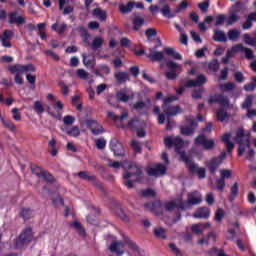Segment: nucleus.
Returning a JSON list of instances; mask_svg holds the SVG:
<instances>
[{"label":"nucleus","instance_id":"nucleus-51","mask_svg":"<svg viewBox=\"0 0 256 256\" xmlns=\"http://www.w3.org/2000/svg\"><path fill=\"white\" fill-rule=\"evenodd\" d=\"M225 219V210L222 208H217L215 215H214V220L217 221L218 223H221Z\"/></svg>","mask_w":256,"mask_h":256},{"label":"nucleus","instance_id":"nucleus-40","mask_svg":"<svg viewBox=\"0 0 256 256\" xmlns=\"http://www.w3.org/2000/svg\"><path fill=\"white\" fill-rule=\"evenodd\" d=\"M123 241H124V245H128L129 249H131L132 251H139V246H137V244L129 239V237H127V235L123 234Z\"/></svg>","mask_w":256,"mask_h":256},{"label":"nucleus","instance_id":"nucleus-53","mask_svg":"<svg viewBox=\"0 0 256 256\" xmlns=\"http://www.w3.org/2000/svg\"><path fill=\"white\" fill-rule=\"evenodd\" d=\"M67 135H69V137H79V135H81L79 126H72L71 129L67 130Z\"/></svg>","mask_w":256,"mask_h":256},{"label":"nucleus","instance_id":"nucleus-62","mask_svg":"<svg viewBox=\"0 0 256 256\" xmlns=\"http://www.w3.org/2000/svg\"><path fill=\"white\" fill-rule=\"evenodd\" d=\"M103 45V40L101 38H94L93 41H92V49H101Z\"/></svg>","mask_w":256,"mask_h":256},{"label":"nucleus","instance_id":"nucleus-14","mask_svg":"<svg viewBox=\"0 0 256 256\" xmlns=\"http://www.w3.org/2000/svg\"><path fill=\"white\" fill-rule=\"evenodd\" d=\"M188 125L189 126H181L180 127V131L182 133V135H186V137H189L191 135H194L195 133V127H197L198 123L197 120H195V118H187L186 119Z\"/></svg>","mask_w":256,"mask_h":256},{"label":"nucleus","instance_id":"nucleus-61","mask_svg":"<svg viewBox=\"0 0 256 256\" xmlns=\"http://www.w3.org/2000/svg\"><path fill=\"white\" fill-rule=\"evenodd\" d=\"M231 175H233V172H231V170H227V169L220 170V179H222L223 181H225V179L231 178Z\"/></svg>","mask_w":256,"mask_h":256},{"label":"nucleus","instance_id":"nucleus-33","mask_svg":"<svg viewBox=\"0 0 256 256\" xmlns=\"http://www.w3.org/2000/svg\"><path fill=\"white\" fill-rule=\"evenodd\" d=\"M107 117L108 119H111L112 121H114L115 123H117V121H125V119H127V117H129V112H124L121 114V116L116 115L114 112H107Z\"/></svg>","mask_w":256,"mask_h":256},{"label":"nucleus","instance_id":"nucleus-32","mask_svg":"<svg viewBox=\"0 0 256 256\" xmlns=\"http://www.w3.org/2000/svg\"><path fill=\"white\" fill-rule=\"evenodd\" d=\"M212 39L217 43H227V35H225V32L221 30L214 29V35Z\"/></svg>","mask_w":256,"mask_h":256},{"label":"nucleus","instance_id":"nucleus-11","mask_svg":"<svg viewBox=\"0 0 256 256\" xmlns=\"http://www.w3.org/2000/svg\"><path fill=\"white\" fill-rule=\"evenodd\" d=\"M209 105L217 103L220 107H229V98L223 94H214L208 99Z\"/></svg>","mask_w":256,"mask_h":256},{"label":"nucleus","instance_id":"nucleus-19","mask_svg":"<svg viewBox=\"0 0 256 256\" xmlns=\"http://www.w3.org/2000/svg\"><path fill=\"white\" fill-rule=\"evenodd\" d=\"M9 71L11 73H25L27 71H32V73H35V66L33 64L28 65H14L9 67Z\"/></svg>","mask_w":256,"mask_h":256},{"label":"nucleus","instance_id":"nucleus-21","mask_svg":"<svg viewBox=\"0 0 256 256\" xmlns=\"http://www.w3.org/2000/svg\"><path fill=\"white\" fill-rule=\"evenodd\" d=\"M152 63L161 62L165 59V54L161 51H155L153 48H149V54L146 55Z\"/></svg>","mask_w":256,"mask_h":256},{"label":"nucleus","instance_id":"nucleus-15","mask_svg":"<svg viewBox=\"0 0 256 256\" xmlns=\"http://www.w3.org/2000/svg\"><path fill=\"white\" fill-rule=\"evenodd\" d=\"M86 127L91 130L92 135H101V133H105V129L99 124V122H97V120H87Z\"/></svg>","mask_w":256,"mask_h":256},{"label":"nucleus","instance_id":"nucleus-38","mask_svg":"<svg viewBox=\"0 0 256 256\" xmlns=\"http://www.w3.org/2000/svg\"><path fill=\"white\" fill-rule=\"evenodd\" d=\"M135 9V2L134 1H129L126 5H120L119 6V11L120 13H131Z\"/></svg>","mask_w":256,"mask_h":256},{"label":"nucleus","instance_id":"nucleus-31","mask_svg":"<svg viewBox=\"0 0 256 256\" xmlns=\"http://www.w3.org/2000/svg\"><path fill=\"white\" fill-rule=\"evenodd\" d=\"M143 25H145V18H143L142 16H134L132 18L133 31H140Z\"/></svg>","mask_w":256,"mask_h":256},{"label":"nucleus","instance_id":"nucleus-52","mask_svg":"<svg viewBox=\"0 0 256 256\" xmlns=\"http://www.w3.org/2000/svg\"><path fill=\"white\" fill-rule=\"evenodd\" d=\"M227 111L223 108H220L216 111V118L223 123L227 119Z\"/></svg>","mask_w":256,"mask_h":256},{"label":"nucleus","instance_id":"nucleus-57","mask_svg":"<svg viewBox=\"0 0 256 256\" xmlns=\"http://www.w3.org/2000/svg\"><path fill=\"white\" fill-rule=\"evenodd\" d=\"M116 99L122 103H127L129 101V95H127L123 90L116 93Z\"/></svg>","mask_w":256,"mask_h":256},{"label":"nucleus","instance_id":"nucleus-20","mask_svg":"<svg viewBox=\"0 0 256 256\" xmlns=\"http://www.w3.org/2000/svg\"><path fill=\"white\" fill-rule=\"evenodd\" d=\"M158 5L162 7L160 13L163 17H167L168 19H173L175 17V14L171 13V6H169L167 0H159Z\"/></svg>","mask_w":256,"mask_h":256},{"label":"nucleus","instance_id":"nucleus-46","mask_svg":"<svg viewBox=\"0 0 256 256\" xmlns=\"http://www.w3.org/2000/svg\"><path fill=\"white\" fill-rule=\"evenodd\" d=\"M94 17H98L100 21H106L107 20V12L101 10V8H96L93 10Z\"/></svg>","mask_w":256,"mask_h":256},{"label":"nucleus","instance_id":"nucleus-6","mask_svg":"<svg viewBox=\"0 0 256 256\" xmlns=\"http://www.w3.org/2000/svg\"><path fill=\"white\" fill-rule=\"evenodd\" d=\"M232 11L230 12L228 18L226 19V25L227 27H231V25H235L241 19V16H239V11L243 9V2L238 1L235 3L234 6H232Z\"/></svg>","mask_w":256,"mask_h":256},{"label":"nucleus","instance_id":"nucleus-55","mask_svg":"<svg viewBox=\"0 0 256 256\" xmlns=\"http://www.w3.org/2000/svg\"><path fill=\"white\" fill-rule=\"evenodd\" d=\"M253 107V97L252 96H247L245 100L242 103V109H251Z\"/></svg>","mask_w":256,"mask_h":256},{"label":"nucleus","instance_id":"nucleus-12","mask_svg":"<svg viewBox=\"0 0 256 256\" xmlns=\"http://www.w3.org/2000/svg\"><path fill=\"white\" fill-rule=\"evenodd\" d=\"M15 37V32L12 30L6 29L3 31L2 35H0V41L2 43V47L6 49H11L13 44H11V40Z\"/></svg>","mask_w":256,"mask_h":256},{"label":"nucleus","instance_id":"nucleus-27","mask_svg":"<svg viewBox=\"0 0 256 256\" xmlns=\"http://www.w3.org/2000/svg\"><path fill=\"white\" fill-rule=\"evenodd\" d=\"M201 201H203V199H201V197H195V192L189 193L187 201H183V203L186 204L185 210L189 209L191 205H199Z\"/></svg>","mask_w":256,"mask_h":256},{"label":"nucleus","instance_id":"nucleus-49","mask_svg":"<svg viewBox=\"0 0 256 256\" xmlns=\"http://www.w3.org/2000/svg\"><path fill=\"white\" fill-rule=\"evenodd\" d=\"M239 37H241V32H239V30L231 29L228 31V39L230 41H237V39H239Z\"/></svg>","mask_w":256,"mask_h":256},{"label":"nucleus","instance_id":"nucleus-24","mask_svg":"<svg viewBox=\"0 0 256 256\" xmlns=\"http://www.w3.org/2000/svg\"><path fill=\"white\" fill-rule=\"evenodd\" d=\"M221 141L225 143L228 153H233L235 149V144L231 141V132L224 133L221 137Z\"/></svg>","mask_w":256,"mask_h":256},{"label":"nucleus","instance_id":"nucleus-41","mask_svg":"<svg viewBox=\"0 0 256 256\" xmlns=\"http://www.w3.org/2000/svg\"><path fill=\"white\" fill-rule=\"evenodd\" d=\"M30 169H31L33 175L38 177V179H41L43 173L45 172V169L41 168V166L36 165V164H31Z\"/></svg>","mask_w":256,"mask_h":256},{"label":"nucleus","instance_id":"nucleus-4","mask_svg":"<svg viewBox=\"0 0 256 256\" xmlns=\"http://www.w3.org/2000/svg\"><path fill=\"white\" fill-rule=\"evenodd\" d=\"M33 241V229L26 228L22 233L16 238L15 247L16 249H25L29 243Z\"/></svg>","mask_w":256,"mask_h":256},{"label":"nucleus","instance_id":"nucleus-56","mask_svg":"<svg viewBox=\"0 0 256 256\" xmlns=\"http://www.w3.org/2000/svg\"><path fill=\"white\" fill-rule=\"evenodd\" d=\"M219 60L217 59H213L209 64H208V69H210V71H213L214 73H217V71H219Z\"/></svg>","mask_w":256,"mask_h":256},{"label":"nucleus","instance_id":"nucleus-10","mask_svg":"<svg viewBox=\"0 0 256 256\" xmlns=\"http://www.w3.org/2000/svg\"><path fill=\"white\" fill-rule=\"evenodd\" d=\"M109 147L111 151H113L115 157H123L125 155V148L118 138H112Z\"/></svg>","mask_w":256,"mask_h":256},{"label":"nucleus","instance_id":"nucleus-45","mask_svg":"<svg viewBox=\"0 0 256 256\" xmlns=\"http://www.w3.org/2000/svg\"><path fill=\"white\" fill-rule=\"evenodd\" d=\"M220 91H222V93H229V91H235V84H233V82L221 84Z\"/></svg>","mask_w":256,"mask_h":256},{"label":"nucleus","instance_id":"nucleus-63","mask_svg":"<svg viewBox=\"0 0 256 256\" xmlns=\"http://www.w3.org/2000/svg\"><path fill=\"white\" fill-rule=\"evenodd\" d=\"M142 197H155L156 193L155 190L151 188H147L141 191Z\"/></svg>","mask_w":256,"mask_h":256},{"label":"nucleus","instance_id":"nucleus-1","mask_svg":"<svg viewBox=\"0 0 256 256\" xmlns=\"http://www.w3.org/2000/svg\"><path fill=\"white\" fill-rule=\"evenodd\" d=\"M164 144L168 149H173V147H175V151L180 155L181 161L185 163L192 175H198L199 179H205V177H207L205 168L199 167V165L194 163L191 158L187 156L185 151H182L183 147H185V141H183L181 137L167 136L164 138Z\"/></svg>","mask_w":256,"mask_h":256},{"label":"nucleus","instance_id":"nucleus-64","mask_svg":"<svg viewBox=\"0 0 256 256\" xmlns=\"http://www.w3.org/2000/svg\"><path fill=\"white\" fill-rule=\"evenodd\" d=\"M145 35H146L147 39H151L152 37H157V29L148 28L145 31Z\"/></svg>","mask_w":256,"mask_h":256},{"label":"nucleus","instance_id":"nucleus-28","mask_svg":"<svg viewBox=\"0 0 256 256\" xmlns=\"http://www.w3.org/2000/svg\"><path fill=\"white\" fill-rule=\"evenodd\" d=\"M164 109V115L167 116V118L170 117H175L176 115H179L181 113V106L176 105V106H167Z\"/></svg>","mask_w":256,"mask_h":256},{"label":"nucleus","instance_id":"nucleus-42","mask_svg":"<svg viewBox=\"0 0 256 256\" xmlns=\"http://www.w3.org/2000/svg\"><path fill=\"white\" fill-rule=\"evenodd\" d=\"M71 227H74V229L77 231V233L81 237H85V235H86L85 228L83 227V225L80 224L79 221L72 222Z\"/></svg>","mask_w":256,"mask_h":256},{"label":"nucleus","instance_id":"nucleus-50","mask_svg":"<svg viewBox=\"0 0 256 256\" xmlns=\"http://www.w3.org/2000/svg\"><path fill=\"white\" fill-rule=\"evenodd\" d=\"M243 39L246 45H250V47H256V36L253 38L248 33L243 35Z\"/></svg>","mask_w":256,"mask_h":256},{"label":"nucleus","instance_id":"nucleus-3","mask_svg":"<svg viewBox=\"0 0 256 256\" xmlns=\"http://www.w3.org/2000/svg\"><path fill=\"white\" fill-rule=\"evenodd\" d=\"M128 169L129 171L123 175V183L127 189H133L134 183L143 181V170L133 162H129Z\"/></svg>","mask_w":256,"mask_h":256},{"label":"nucleus","instance_id":"nucleus-30","mask_svg":"<svg viewBox=\"0 0 256 256\" xmlns=\"http://www.w3.org/2000/svg\"><path fill=\"white\" fill-rule=\"evenodd\" d=\"M114 78L119 85H122V83H127V81H130L131 75L129 74V72L119 71L114 74Z\"/></svg>","mask_w":256,"mask_h":256},{"label":"nucleus","instance_id":"nucleus-16","mask_svg":"<svg viewBox=\"0 0 256 256\" xmlns=\"http://www.w3.org/2000/svg\"><path fill=\"white\" fill-rule=\"evenodd\" d=\"M205 83H207V77L203 74H199L196 79L188 80L184 87L186 89H191L193 87H201L202 85H205Z\"/></svg>","mask_w":256,"mask_h":256},{"label":"nucleus","instance_id":"nucleus-29","mask_svg":"<svg viewBox=\"0 0 256 256\" xmlns=\"http://www.w3.org/2000/svg\"><path fill=\"white\" fill-rule=\"evenodd\" d=\"M219 165H221V164L219 163V160L216 157H214L210 161L206 162V167H207L208 171L210 172V174H212V175H215V173H217V169H219Z\"/></svg>","mask_w":256,"mask_h":256},{"label":"nucleus","instance_id":"nucleus-35","mask_svg":"<svg viewBox=\"0 0 256 256\" xmlns=\"http://www.w3.org/2000/svg\"><path fill=\"white\" fill-rule=\"evenodd\" d=\"M237 195H239V183L235 182L233 186L230 188V194L228 196V201L233 203L235 199H237Z\"/></svg>","mask_w":256,"mask_h":256},{"label":"nucleus","instance_id":"nucleus-8","mask_svg":"<svg viewBox=\"0 0 256 256\" xmlns=\"http://www.w3.org/2000/svg\"><path fill=\"white\" fill-rule=\"evenodd\" d=\"M166 67H168V69L170 70L165 73L166 79H168L169 81H175V79L179 77L177 71H181V65L172 60H168L166 61Z\"/></svg>","mask_w":256,"mask_h":256},{"label":"nucleus","instance_id":"nucleus-59","mask_svg":"<svg viewBox=\"0 0 256 256\" xmlns=\"http://www.w3.org/2000/svg\"><path fill=\"white\" fill-rule=\"evenodd\" d=\"M227 21V15L225 14H219L216 16L215 26L219 27L223 25Z\"/></svg>","mask_w":256,"mask_h":256},{"label":"nucleus","instance_id":"nucleus-26","mask_svg":"<svg viewBox=\"0 0 256 256\" xmlns=\"http://www.w3.org/2000/svg\"><path fill=\"white\" fill-rule=\"evenodd\" d=\"M233 51H242L243 53H245V57L246 59H255V56L253 55V50H251L250 48L244 47L243 44H237L235 46L232 47Z\"/></svg>","mask_w":256,"mask_h":256},{"label":"nucleus","instance_id":"nucleus-25","mask_svg":"<svg viewBox=\"0 0 256 256\" xmlns=\"http://www.w3.org/2000/svg\"><path fill=\"white\" fill-rule=\"evenodd\" d=\"M144 207L146 209H150V211L156 215H161V213H163L161 203L159 201L145 203Z\"/></svg>","mask_w":256,"mask_h":256},{"label":"nucleus","instance_id":"nucleus-48","mask_svg":"<svg viewBox=\"0 0 256 256\" xmlns=\"http://www.w3.org/2000/svg\"><path fill=\"white\" fill-rule=\"evenodd\" d=\"M83 64L85 65V67L93 69V67H95V58H91L89 56L85 57V54H83Z\"/></svg>","mask_w":256,"mask_h":256},{"label":"nucleus","instance_id":"nucleus-44","mask_svg":"<svg viewBox=\"0 0 256 256\" xmlns=\"http://www.w3.org/2000/svg\"><path fill=\"white\" fill-rule=\"evenodd\" d=\"M32 109L37 115H43V113H45V107H43V104L39 100L34 102Z\"/></svg>","mask_w":256,"mask_h":256},{"label":"nucleus","instance_id":"nucleus-18","mask_svg":"<svg viewBox=\"0 0 256 256\" xmlns=\"http://www.w3.org/2000/svg\"><path fill=\"white\" fill-rule=\"evenodd\" d=\"M185 205V202L179 199L165 202L164 207L166 211H174V209H181L182 211H185Z\"/></svg>","mask_w":256,"mask_h":256},{"label":"nucleus","instance_id":"nucleus-17","mask_svg":"<svg viewBox=\"0 0 256 256\" xmlns=\"http://www.w3.org/2000/svg\"><path fill=\"white\" fill-rule=\"evenodd\" d=\"M167 173V167L163 164H156L155 167H151L147 170V174L150 177H161V175H165Z\"/></svg>","mask_w":256,"mask_h":256},{"label":"nucleus","instance_id":"nucleus-36","mask_svg":"<svg viewBox=\"0 0 256 256\" xmlns=\"http://www.w3.org/2000/svg\"><path fill=\"white\" fill-rule=\"evenodd\" d=\"M0 121H1L2 125H4V127L6 129H8V131H11V133H15L17 131V126L10 119H5V118L1 117Z\"/></svg>","mask_w":256,"mask_h":256},{"label":"nucleus","instance_id":"nucleus-43","mask_svg":"<svg viewBox=\"0 0 256 256\" xmlns=\"http://www.w3.org/2000/svg\"><path fill=\"white\" fill-rule=\"evenodd\" d=\"M40 179H43L46 183H50L51 185H53V183H55V176H53V174H51L47 170H44Z\"/></svg>","mask_w":256,"mask_h":256},{"label":"nucleus","instance_id":"nucleus-7","mask_svg":"<svg viewBox=\"0 0 256 256\" xmlns=\"http://www.w3.org/2000/svg\"><path fill=\"white\" fill-rule=\"evenodd\" d=\"M112 237V242L108 246L109 252L114 253L117 256H122L125 255V242L123 241H118L117 237L111 236Z\"/></svg>","mask_w":256,"mask_h":256},{"label":"nucleus","instance_id":"nucleus-54","mask_svg":"<svg viewBox=\"0 0 256 256\" xmlns=\"http://www.w3.org/2000/svg\"><path fill=\"white\" fill-rule=\"evenodd\" d=\"M154 235L157 237V239H167V235H165V229L162 227L154 229Z\"/></svg>","mask_w":256,"mask_h":256},{"label":"nucleus","instance_id":"nucleus-5","mask_svg":"<svg viewBox=\"0 0 256 256\" xmlns=\"http://www.w3.org/2000/svg\"><path fill=\"white\" fill-rule=\"evenodd\" d=\"M63 102L61 100H57L56 104L51 106H46V111L50 117L56 119L57 121H61L63 119V109H64Z\"/></svg>","mask_w":256,"mask_h":256},{"label":"nucleus","instance_id":"nucleus-13","mask_svg":"<svg viewBox=\"0 0 256 256\" xmlns=\"http://www.w3.org/2000/svg\"><path fill=\"white\" fill-rule=\"evenodd\" d=\"M77 176L79 179H84V181H90L97 189L103 190V184L97 180L95 175H89V171H80Z\"/></svg>","mask_w":256,"mask_h":256},{"label":"nucleus","instance_id":"nucleus-39","mask_svg":"<svg viewBox=\"0 0 256 256\" xmlns=\"http://www.w3.org/2000/svg\"><path fill=\"white\" fill-rule=\"evenodd\" d=\"M19 216L24 221H29V219H31V217H33V210H31V208H22L20 210Z\"/></svg>","mask_w":256,"mask_h":256},{"label":"nucleus","instance_id":"nucleus-2","mask_svg":"<svg viewBox=\"0 0 256 256\" xmlns=\"http://www.w3.org/2000/svg\"><path fill=\"white\" fill-rule=\"evenodd\" d=\"M234 141L238 145V157H243L248 148L246 159L250 162L255 161V150L251 148V133H245L243 128H239L236 130Z\"/></svg>","mask_w":256,"mask_h":256},{"label":"nucleus","instance_id":"nucleus-47","mask_svg":"<svg viewBox=\"0 0 256 256\" xmlns=\"http://www.w3.org/2000/svg\"><path fill=\"white\" fill-rule=\"evenodd\" d=\"M52 31H55L56 33H58L59 35H63V33H65V31H67V24H62L59 27L58 23H54L51 27Z\"/></svg>","mask_w":256,"mask_h":256},{"label":"nucleus","instance_id":"nucleus-60","mask_svg":"<svg viewBox=\"0 0 256 256\" xmlns=\"http://www.w3.org/2000/svg\"><path fill=\"white\" fill-rule=\"evenodd\" d=\"M108 167H111L112 169H121V167H125V166L121 162L109 159Z\"/></svg>","mask_w":256,"mask_h":256},{"label":"nucleus","instance_id":"nucleus-34","mask_svg":"<svg viewBox=\"0 0 256 256\" xmlns=\"http://www.w3.org/2000/svg\"><path fill=\"white\" fill-rule=\"evenodd\" d=\"M48 152L50 153L51 157H57L59 150H57V140H55V138L49 140Z\"/></svg>","mask_w":256,"mask_h":256},{"label":"nucleus","instance_id":"nucleus-23","mask_svg":"<svg viewBox=\"0 0 256 256\" xmlns=\"http://www.w3.org/2000/svg\"><path fill=\"white\" fill-rule=\"evenodd\" d=\"M193 217L195 219H209V217H211V209L207 206L200 207L193 214Z\"/></svg>","mask_w":256,"mask_h":256},{"label":"nucleus","instance_id":"nucleus-9","mask_svg":"<svg viewBox=\"0 0 256 256\" xmlns=\"http://www.w3.org/2000/svg\"><path fill=\"white\" fill-rule=\"evenodd\" d=\"M195 145H202L205 151H213L215 149V140L207 139V136L204 134L198 135L194 140Z\"/></svg>","mask_w":256,"mask_h":256},{"label":"nucleus","instance_id":"nucleus-37","mask_svg":"<svg viewBox=\"0 0 256 256\" xmlns=\"http://www.w3.org/2000/svg\"><path fill=\"white\" fill-rule=\"evenodd\" d=\"M164 53H166V55H168L169 57L176 59L177 61H181L183 59V56H181V54L176 52L174 48L165 47Z\"/></svg>","mask_w":256,"mask_h":256},{"label":"nucleus","instance_id":"nucleus-22","mask_svg":"<svg viewBox=\"0 0 256 256\" xmlns=\"http://www.w3.org/2000/svg\"><path fill=\"white\" fill-rule=\"evenodd\" d=\"M8 23L10 25H18V27H21V25H25V17L23 16H17V12L13 11L8 14Z\"/></svg>","mask_w":256,"mask_h":256},{"label":"nucleus","instance_id":"nucleus-58","mask_svg":"<svg viewBox=\"0 0 256 256\" xmlns=\"http://www.w3.org/2000/svg\"><path fill=\"white\" fill-rule=\"evenodd\" d=\"M256 89V77L252 78V82L244 85V91L251 92Z\"/></svg>","mask_w":256,"mask_h":256}]
</instances>
